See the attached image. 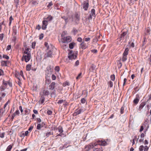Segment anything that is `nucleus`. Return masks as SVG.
I'll list each match as a JSON object with an SVG mask.
<instances>
[{"label":"nucleus","instance_id":"1","mask_svg":"<svg viewBox=\"0 0 151 151\" xmlns=\"http://www.w3.org/2000/svg\"><path fill=\"white\" fill-rule=\"evenodd\" d=\"M44 45L46 47L47 50H49L47 52V53L45 54L44 55L45 58H46L47 57H52V45L51 44L50 45H49L48 43L46 42H45Z\"/></svg>","mask_w":151,"mask_h":151},{"label":"nucleus","instance_id":"2","mask_svg":"<svg viewBox=\"0 0 151 151\" xmlns=\"http://www.w3.org/2000/svg\"><path fill=\"white\" fill-rule=\"evenodd\" d=\"M30 49L27 48L26 49L24 52V53L26 54L25 55H23L22 58H24V60L26 62H28L30 60L31 58V54L30 53Z\"/></svg>","mask_w":151,"mask_h":151},{"label":"nucleus","instance_id":"3","mask_svg":"<svg viewBox=\"0 0 151 151\" xmlns=\"http://www.w3.org/2000/svg\"><path fill=\"white\" fill-rule=\"evenodd\" d=\"M65 34V32H63L62 34L61 35V36L62 37L61 39V45H62V44L70 42L71 40V38L70 36H68L66 37H63V35Z\"/></svg>","mask_w":151,"mask_h":151},{"label":"nucleus","instance_id":"4","mask_svg":"<svg viewBox=\"0 0 151 151\" xmlns=\"http://www.w3.org/2000/svg\"><path fill=\"white\" fill-rule=\"evenodd\" d=\"M129 49L128 48H126L123 54V57L122 58V61L123 62H125L127 59V55L128 54Z\"/></svg>","mask_w":151,"mask_h":151},{"label":"nucleus","instance_id":"5","mask_svg":"<svg viewBox=\"0 0 151 151\" xmlns=\"http://www.w3.org/2000/svg\"><path fill=\"white\" fill-rule=\"evenodd\" d=\"M96 144L95 143H91L88 145L86 146L85 148V151H89L91 149H92L94 146H96Z\"/></svg>","mask_w":151,"mask_h":151},{"label":"nucleus","instance_id":"6","mask_svg":"<svg viewBox=\"0 0 151 151\" xmlns=\"http://www.w3.org/2000/svg\"><path fill=\"white\" fill-rule=\"evenodd\" d=\"M89 3L88 0L84 1L82 4L83 8L85 11H87L89 7Z\"/></svg>","mask_w":151,"mask_h":151},{"label":"nucleus","instance_id":"7","mask_svg":"<svg viewBox=\"0 0 151 151\" xmlns=\"http://www.w3.org/2000/svg\"><path fill=\"white\" fill-rule=\"evenodd\" d=\"M77 57V55H74L73 53V51L72 50L70 51V52L68 54V58L69 59H75Z\"/></svg>","mask_w":151,"mask_h":151},{"label":"nucleus","instance_id":"8","mask_svg":"<svg viewBox=\"0 0 151 151\" xmlns=\"http://www.w3.org/2000/svg\"><path fill=\"white\" fill-rule=\"evenodd\" d=\"M96 17V14L95 13V10L94 9H92L91 10V13L90 14L88 17L89 19H92L93 17Z\"/></svg>","mask_w":151,"mask_h":151},{"label":"nucleus","instance_id":"9","mask_svg":"<svg viewBox=\"0 0 151 151\" xmlns=\"http://www.w3.org/2000/svg\"><path fill=\"white\" fill-rule=\"evenodd\" d=\"M95 144H96V146L98 145V146H100L101 145L105 146L107 145L106 142L104 141H99L96 142L95 143Z\"/></svg>","mask_w":151,"mask_h":151},{"label":"nucleus","instance_id":"10","mask_svg":"<svg viewBox=\"0 0 151 151\" xmlns=\"http://www.w3.org/2000/svg\"><path fill=\"white\" fill-rule=\"evenodd\" d=\"M49 93L50 92L48 90L44 89L43 90L42 92L40 93V95L43 96H47L49 95Z\"/></svg>","mask_w":151,"mask_h":151},{"label":"nucleus","instance_id":"11","mask_svg":"<svg viewBox=\"0 0 151 151\" xmlns=\"http://www.w3.org/2000/svg\"><path fill=\"white\" fill-rule=\"evenodd\" d=\"M48 24L47 21V20H44L42 21V29L43 30L47 28V26Z\"/></svg>","mask_w":151,"mask_h":151},{"label":"nucleus","instance_id":"12","mask_svg":"<svg viewBox=\"0 0 151 151\" xmlns=\"http://www.w3.org/2000/svg\"><path fill=\"white\" fill-rule=\"evenodd\" d=\"M88 47L86 44L84 42H82L80 45V48L83 49H85Z\"/></svg>","mask_w":151,"mask_h":151},{"label":"nucleus","instance_id":"13","mask_svg":"<svg viewBox=\"0 0 151 151\" xmlns=\"http://www.w3.org/2000/svg\"><path fill=\"white\" fill-rule=\"evenodd\" d=\"M52 71V69L51 68L50 66H48L46 68V73L48 74H51Z\"/></svg>","mask_w":151,"mask_h":151},{"label":"nucleus","instance_id":"14","mask_svg":"<svg viewBox=\"0 0 151 151\" xmlns=\"http://www.w3.org/2000/svg\"><path fill=\"white\" fill-rule=\"evenodd\" d=\"M3 84L6 87L7 85H8L10 87H12V83L9 81H5L4 80H3Z\"/></svg>","mask_w":151,"mask_h":151},{"label":"nucleus","instance_id":"15","mask_svg":"<svg viewBox=\"0 0 151 151\" xmlns=\"http://www.w3.org/2000/svg\"><path fill=\"white\" fill-rule=\"evenodd\" d=\"M83 111V109H78L76 110L74 114L75 115H77L80 114Z\"/></svg>","mask_w":151,"mask_h":151},{"label":"nucleus","instance_id":"16","mask_svg":"<svg viewBox=\"0 0 151 151\" xmlns=\"http://www.w3.org/2000/svg\"><path fill=\"white\" fill-rule=\"evenodd\" d=\"M94 149L93 151H102L103 150L101 148V146H98V145L95 146Z\"/></svg>","mask_w":151,"mask_h":151},{"label":"nucleus","instance_id":"17","mask_svg":"<svg viewBox=\"0 0 151 151\" xmlns=\"http://www.w3.org/2000/svg\"><path fill=\"white\" fill-rule=\"evenodd\" d=\"M55 83L54 82H52L49 86V90H53L55 88Z\"/></svg>","mask_w":151,"mask_h":151},{"label":"nucleus","instance_id":"18","mask_svg":"<svg viewBox=\"0 0 151 151\" xmlns=\"http://www.w3.org/2000/svg\"><path fill=\"white\" fill-rule=\"evenodd\" d=\"M146 104V103L145 102H142L140 104L139 108L138 110L139 111H141V109L143 108Z\"/></svg>","mask_w":151,"mask_h":151},{"label":"nucleus","instance_id":"19","mask_svg":"<svg viewBox=\"0 0 151 151\" xmlns=\"http://www.w3.org/2000/svg\"><path fill=\"white\" fill-rule=\"evenodd\" d=\"M75 20V22L76 23H77L80 20L79 16L78 14H76L74 17Z\"/></svg>","mask_w":151,"mask_h":151},{"label":"nucleus","instance_id":"20","mask_svg":"<svg viewBox=\"0 0 151 151\" xmlns=\"http://www.w3.org/2000/svg\"><path fill=\"white\" fill-rule=\"evenodd\" d=\"M41 95V97L40 98V100L39 101H40V103L41 104H42L44 102L45 98V97L44 96H42V95Z\"/></svg>","mask_w":151,"mask_h":151},{"label":"nucleus","instance_id":"21","mask_svg":"<svg viewBox=\"0 0 151 151\" xmlns=\"http://www.w3.org/2000/svg\"><path fill=\"white\" fill-rule=\"evenodd\" d=\"M13 33L12 35L13 36H15L17 33V30L16 29V27H13Z\"/></svg>","mask_w":151,"mask_h":151},{"label":"nucleus","instance_id":"22","mask_svg":"<svg viewBox=\"0 0 151 151\" xmlns=\"http://www.w3.org/2000/svg\"><path fill=\"white\" fill-rule=\"evenodd\" d=\"M7 61H2L1 62V65L2 66H7Z\"/></svg>","mask_w":151,"mask_h":151},{"label":"nucleus","instance_id":"23","mask_svg":"<svg viewBox=\"0 0 151 151\" xmlns=\"http://www.w3.org/2000/svg\"><path fill=\"white\" fill-rule=\"evenodd\" d=\"M52 17L50 15L47 18L45 19V20H47V22L49 21H51L52 19Z\"/></svg>","mask_w":151,"mask_h":151},{"label":"nucleus","instance_id":"24","mask_svg":"<svg viewBox=\"0 0 151 151\" xmlns=\"http://www.w3.org/2000/svg\"><path fill=\"white\" fill-rule=\"evenodd\" d=\"M139 101V99L136 97L135 99L133 101V103L136 104H137L138 103Z\"/></svg>","mask_w":151,"mask_h":151},{"label":"nucleus","instance_id":"25","mask_svg":"<svg viewBox=\"0 0 151 151\" xmlns=\"http://www.w3.org/2000/svg\"><path fill=\"white\" fill-rule=\"evenodd\" d=\"M53 134V133H51L50 132H47L45 133V137H47L50 135H52Z\"/></svg>","mask_w":151,"mask_h":151},{"label":"nucleus","instance_id":"26","mask_svg":"<svg viewBox=\"0 0 151 151\" xmlns=\"http://www.w3.org/2000/svg\"><path fill=\"white\" fill-rule=\"evenodd\" d=\"M12 145H9L6 149V151H10L12 149Z\"/></svg>","mask_w":151,"mask_h":151},{"label":"nucleus","instance_id":"27","mask_svg":"<svg viewBox=\"0 0 151 151\" xmlns=\"http://www.w3.org/2000/svg\"><path fill=\"white\" fill-rule=\"evenodd\" d=\"M126 35V32H123L121 35L120 37L121 39H122Z\"/></svg>","mask_w":151,"mask_h":151},{"label":"nucleus","instance_id":"28","mask_svg":"<svg viewBox=\"0 0 151 151\" xmlns=\"http://www.w3.org/2000/svg\"><path fill=\"white\" fill-rule=\"evenodd\" d=\"M58 131L60 133H62L63 132V128L61 127H59L58 128Z\"/></svg>","mask_w":151,"mask_h":151},{"label":"nucleus","instance_id":"29","mask_svg":"<svg viewBox=\"0 0 151 151\" xmlns=\"http://www.w3.org/2000/svg\"><path fill=\"white\" fill-rule=\"evenodd\" d=\"M31 65L30 64L27 65L26 66V70L27 71H29L31 70Z\"/></svg>","mask_w":151,"mask_h":151},{"label":"nucleus","instance_id":"30","mask_svg":"<svg viewBox=\"0 0 151 151\" xmlns=\"http://www.w3.org/2000/svg\"><path fill=\"white\" fill-rule=\"evenodd\" d=\"M72 32L73 33V34L75 35L78 32V31L75 28H73L72 31Z\"/></svg>","mask_w":151,"mask_h":151},{"label":"nucleus","instance_id":"31","mask_svg":"<svg viewBox=\"0 0 151 151\" xmlns=\"http://www.w3.org/2000/svg\"><path fill=\"white\" fill-rule=\"evenodd\" d=\"M32 3L34 5H35L38 4V2L37 0H32Z\"/></svg>","mask_w":151,"mask_h":151},{"label":"nucleus","instance_id":"32","mask_svg":"<svg viewBox=\"0 0 151 151\" xmlns=\"http://www.w3.org/2000/svg\"><path fill=\"white\" fill-rule=\"evenodd\" d=\"M108 84L109 86L111 88L113 86V83L111 81H110L109 82H108Z\"/></svg>","mask_w":151,"mask_h":151},{"label":"nucleus","instance_id":"33","mask_svg":"<svg viewBox=\"0 0 151 151\" xmlns=\"http://www.w3.org/2000/svg\"><path fill=\"white\" fill-rule=\"evenodd\" d=\"M14 3L16 4V7H17L19 5V0H14Z\"/></svg>","mask_w":151,"mask_h":151},{"label":"nucleus","instance_id":"34","mask_svg":"<svg viewBox=\"0 0 151 151\" xmlns=\"http://www.w3.org/2000/svg\"><path fill=\"white\" fill-rule=\"evenodd\" d=\"M70 85V83L66 81L65 83H63V86H69Z\"/></svg>","mask_w":151,"mask_h":151},{"label":"nucleus","instance_id":"35","mask_svg":"<svg viewBox=\"0 0 151 151\" xmlns=\"http://www.w3.org/2000/svg\"><path fill=\"white\" fill-rule=\"evenodd\" d=\"M18 80L17 81V82L18 85L21 86L22 85V83L21 81V80L19 78H18Z\"/></svg>","mask_w":151,"mask_h":151},{"label":"nucleus","instance_id":"36","mask_svg":"<svg viewBox=\"0 0 151 151\" xmlns=\"http://www.w3.org/2000/svg\"><path fill=\"white\" fill-rule=\"evenodd\" d=\"M65 101V100L63 99L59 100L58 102V104H61Z\"/></svg>","mask_w":151,"mask_h":151},{"label":"nucleus","instance_id":"37","mask_svg":"<svg viewBox=\"0 0 151 151\" xmlns=\"http://www.w3.org/2000/svg\"><path fill=\"white\" fill-rule=\"evenodd\" d=\"M17 40V38L16 36H13L12 38V41L14 42V43H15L16 41Z\"/></svg>","mask_w":151,"mask_h":151},{"label":"nucleus","instance_id":"38","mask_svg":"<svg viewBox=\"0 0 151 151\" xmlns=\"http://www.w3.org/2000/svg\"><path fill=\"white\" fill-rule=\"evenodd\" d=\"M144 149V146L143 145L140 146L139 148V151H142Z\"/></svg>","mask_w":151,"mask_h":151},{"label":"nucleus","instance_id":"39","mask_svg":"<svg viewBox=\"0 0 151 151\" xmlns=\"http://www.w3.org/2000/svg\"><path fill=\"white\" fill-rule=\"evenodd\" d=\"M36 42H34L32 43V48L34 49L35 48V46L36 45Z\"/></svg>","mask_w":151,"mask_h":151},{"label":"nucleus","instance_id":"40","mask_svg":"<svg viewBox=\"0 0 151 151\" xmlns=\"http://www.w3.org/2000/svg\"><path fill=\"white\" fill-rule=\"evenodd\" d=\"M111 79L112 81H114L115 79V76L114 75H111Z\"/></svg>","mask_w":151,"mask_h":151},{"label":"nucleus","instance_id":"41","mask_svg":"<svg viewBox=\"0 0 151 151\" xmlns=\"http://www.w3.org/2000/svg\"><path fill=\"white\" fill-rule=\"evenodd\" d=\"M41 127H42L41 125L40 124H38V125H37V129H39Z\"/></svg>","mask_w":151,"mask_h":151},{"label":"nucleus","instance_id":"42","mask_svg":"<svg viewBox=\"0 0 151 151\" xmlns=\"http://www.w3.org/2000/svg\"><path fill=\"white\" fill-rule=\"evenodd\" d=\"M51 78L53 80H55L56 79V77L55 75L52 74L51 76Z\"/></svg>","mask_w":151,"mask_h":151},{"label":"nucleus","instance_id":"43","mask_svg":"<svg viewBox=\"0 0 151 151\" xmlns=\"http://www.w3.org/2000/svg\"><path fill=\"white\" fill-rule=\"evenodd\" d=\"M51 94L52 96H54V97L56 96V93L55 91L54 90L51 93Z\"/></svg>","mask_w":151,"mask_h":151},{"label":"nucleus","instance_id":"44","mask_svg":"<svg viewBox=\"0 0 151 151\" xmlns=\"http://www.w3.org/2000/svg\"><path fill=\"white\" fill-rule=\"evenodd\" d=\"M55 70L57 72H59L60 70L59 67L58 66H56L55 68Z\"/></svg>","mask_w":151,"mask_h":151},{"label":"nucleus","instance_id":"45","mask_svg":"<svg viewBox=\"0 0 151 151\" xmlns=\"http://www.w3.org/2000/svg\"><path fill=\"white\" fill-rule=\"evenodd\" d=\"M3 58L7 60H8L9 59V57L8 55H3Z\"/></svg>","mask_w":151,"mask_h":151},{"label":"nucleus","instance_id":"46","mask_svg":"<svg viewBox=\"0 0 151 151\" xmlns=\"http://www.w3.org/2000/svg\"><path fill=\"white\" fill-rule=\"evenodd\" d=\"M73 45L72 43H70L69 45V48L71 49H72L73 48Z\"/></svg>","mask_w":151,"mask_h":151},{"label":"nucleus","instance_id":"47","mask_svg":"<svg viewBox=\"0 0 151 151\" xmlns=\"http://www.w3.org/2000/svg\"><path fill=\"white\" fill-rule=\"evenodd\" d=\"M79 61L78 60H77L75 62L74 65L75 66H77L79 65Z\"/></svg>","mask_w":151,"mask_h":151},{"label":"nucleus","instance_id":"48","mask_svg":"<svg viewBox=\"0 0 151 151\" xmlns=\"http://www.w3.org/2000/svg\"><path fill=\"white\" fill-rule=\"evenodd\" d=\"M91 51L93 53H96L98 52L97 50L96 49L92 50H91Z\"/></svg>","mask_w":151,"mask_h":151},{"label":"nucleus","instance_id":"49","mask_svg":"<svg viewBox=\"0 0 151 151\" xmlns=\"http://www.w3.org/2000/svg\"><path fill=\"white\" fill-rule=\"evenodd\" d=\"M81 102L83 104H84L86 102V100L84 98H82L81 100Z\"/></svg>","mask_w":151,"mask_h":151},{"label":"nucleus","instance_id":"50","mask_svg":"<svg viewBox=\"0 0 151 151\" xmlns=\"http://www.w3.org/2000/svg\"><path fill=\"white\" fill-rule=\"evenodd\" d=\"M81 74H82V73H80L78 74V76L76 78V79H78L80 78H81Z\"/></svg>","mask_w":151,"mask_h":151},{"label":"nucleus","instance_id":"51","mask_svg":"<svg viewBox=\"0 0 151 151\" xmlns=\"http://www.w3.org/2000/svg\"><path fill=\"white\" fill-rule=\"evenodd\" d=\"M11 47V45H8L6 48V50H9Z\"/></svg>","mask_w":151,"mask_h":151},{"label":"nucleus","instance_id":"52","mask_svg":"<svg viewBox=\"0 0 151 151\" xmlns=\"http://www.w3.org/2000/svg\"><path fill=\"white\" fill-rule=\"evenodd\" d=\"M4 37L3 34H0V40H2Z\"/></svg>","mask_w":151,"mask_h":151},{"label":"nucleus","instance_id":"53","mask_svg":"<svg viewBox=\"0 0 151 151\" xmlns=\"http://www.w3.org/2000/svg\"><path fill=\"white\" fill-rule=\"evenodd\" d=\"M52 111L48 110L47 112V114L49 115H50L52 114Z\"/></svg>","mask_w":151,"mask_h":151},{"label":"nucleus","instance_id":"54","mask_svg":"<svg viewBox=\"0 0 151 151\" xmlns=\"http://www.w3.org/2000/svg\"><path fill=\"white\" fill-rule=\"evenodd\" d=\"M6 87H4V86H1V87H0V88L1 89V91H4L5 88H6Z\"/></svg>","mask_w":151,"mask_h":151},{"label":"nucleus","instance_id":"55","mask_svg":"<svg viewBox=\"0 0 151 151\" xmlns=\"http://www.w3.org/2000/svg\"><path fill=\"white\" fill-rule=\"evenodd\" d=\"M77 41L79 42H81L82 41V38L80 37H78L77 39Z\"/></svg>","mask_w":151,"mask_h":151},{"label":"nucleus","instance_id":"56","mask_svg":"<svg viewBox=\"0 0 151 151\" xmlns=\"http://www.w3.org/2000/svg\"><path fill=\"white\" fill-rule=\"evenodd\" d=\"M19 75H20L21 76H22V77L24 78V75L23 74V73L22 70H21L19 72Z\"/></svg>","mask_w":151,"mask_h":151},{"label":"nucleus","instance_id":"57","mask_svg":"<svg viewBox=\"0 0 151 151\" xmlns=\"http://www.w3.org/2000/svg\"><path fill=\"white\" fill-rule=\"evenodd\" d=\"M85 41L86 42H88L90 40V38L89 37H87L84 39Z\"/></svg>","mask_w":151,"mask_h":151},{"label":"nucleus","instance_id":"58","mask_svg":"<svg viewBox=\"0 0 151 151\" xmlns=\"http://www.w3.org/2000/svg\"><path fill=\"white\" fill-rule=\"evenodd\" d=\"M33 126H31L28 129V131L30 132L33 129Z\"/></svg>","mask_w":151,"mask_h":151},{"label":"nucleus","instance_id":"59","mask_svg":"<svg viewBox=\"0 0 151 151\" xmlns=\"http://www.w3.org/2000/svg\"><path fill=\"white\" fill-rule=\"evenodd\" d=\"M148 149V147L147 146H145L144 148V150L145 151H147Z\"/></svg>","mask_w":151,"mask_h":151},{"label":"nucleus","instance_id":"60","mask_svg":"<svg viewBox=\"0 0 151 151\" xmlns=\"http://www.w3.org/2000/svg\"><path fill=\"white\" fill-rule=\"evenodd\" d=\"M4 75L3 70L0 69V76L3 75Z\"/></svg>","mask_w":151,"mask_h":151},{"label":"nucleus","instance_id":"61","mask_svg":"<svg viewBox=\"0 0 151 151\" xmlns=\"http://www.w3.org/2000/svg\"><path fill=\"white\" fill-rule=\"evenodd\" d=\"M52 1H51L49 3V4H48V5H47V7H50V6H52Z\"/></svg>","mask_w":151,"mask_h":151},{"label":"nucleus","instance_id":"62","mask_svg":"<svg viewBox=\"0 0 151 151\" xmlns=\"http://www.w3.org/2000/svg\"><path fill=\"white\" fill-rule=\"evenodd\" d=\"M16 115H18L19 114V112L18 110H16L15 112L14 113Z\"/></svg>","mask_w":151,"mask_h":151},{"label":"nucleus","instance_id":"63","mask_svg":"<svg viewBox=\"0 0 151 151\" xmlns=\"http://www.w3.org/2000/svg\"><path fill=\"white\" fill-rule=\"evenodd\" d=\"M124 110V108L123 107H122L121 108V112H120V113H121V114H122L123 113Z\"/></svg>","mask_w":151,"mask_h":151},{"label":"nucleus","instance_id":"64","mask_svg":"<svg viewBox=\"0 0 151 151\" xmlns=\"http://www.w3.org/2000/svg\"><path fill=\"white\" fill-rule=\"evenodd\" d=\"M148 60H149L150 64H151V54L150 55V57L148 58Z\"/></svg>","mask_w":151,"mask_h":151}]
</instances>
